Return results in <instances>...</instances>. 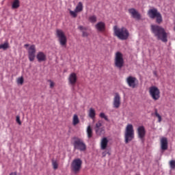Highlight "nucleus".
<instances>
[{
    "mask_svg": "<svg viewBox=\"0 0 175 175\" xmlns=\"http://www.w3.org/2000/svg\"><path fill=\"white\" fill-rule=\"evenodd\" d=\"M151 31L158 40H161L165 43L168 42V33L163 27L157 25H152Z\"/></svg>",
    "mask_w": 175,
    "mask_h": 175,
    "instance_id": "f257e3e1",
    "label": "nucleus"
},
{
    "mask_svg": "<svg viewBox=\"0 0 175 175\" xmlns=\"http://www.w3.org/2000/svg\"><path fill=\"white\" fill-rule=\"evenodd\" d=\"M114 36L120 40H127L130 37V32L125 27H119L118 25L113 26Z\"/></svg>",
    "mask_w": 175,
    "mask_h": 175,
    "instance_id": "f03ea898",
    "label": "nucleus"
},
{
    "mask_svg": "<svg viewBox=\"0 0 175 175\" xmlns=\"http://www.w3.org/2000/svg\"><path fill=\"white\" fill-rule=\"evenodd\" d=\"M135 139V131L133 125L131 124H127L124 133V142L125 144H129Z\"/></svg>",
    "mask_w": 175,
    "mask_h": 175,
    "instance_id": "7ed1b4c3",
    "label": "nucleus"
},
{
    "mask_svg": "<svg viewBox=\"0 0 175 175\" xmlns=\"http://www.w3.org/2000/svg\"><path fill=\"white\" fill-rule=\"evenodd\" d=\"M83 161L80 158L74 159L70 164L71 172L77 175L81 172L82 169Z\"/></svg>",
    "mask_w": 175,
    "mask_h": 175,
    "instance_id": "20e7f679",
    "label": "nucleus"
},
{
    "mask_svg": "<svg viewBox=\"0 0 175 175\" xmlns=\"http://www.w3.org/2000/svg\"><path fill=\"white\" fill-rule=\"evenodd\" d=\"M55 36L57 38L59 45L62 47H66L68 38L64 31L62 29H56Z\"/></svg>",
    "mask_w": 175,
    "mask_h": 175,
    "instance_id": "39448f33",
    "label": "nucleus"
},
{
    "mask_svg": "<svg viewBox=\"0 0 175 175\" xmlns=\"http://www.w3.org/2000/svg\"><path fill=\"white\" fill-rule=\"evenodd\" d=\"M148 16L151 19L156 18V23L159 25L163 23L162 14L158 11L157 8L150 9L148 11Z\"/></svg>",
    "mask_w": 175,
    "mask_h": 175,
    "instance_id": "423d86ee",
    "label": "nucleus"
},
{
    "mask_svg": "<svg viewBox=\"0 0 175 175\" xmlns=\"http://www.w3.org/2000/svg\"><path fill=\"white\" fill-rule=\"evenodd\" d=\"M72 139L75 150H77L81 152H85L87 150V146L82 139L74 137Z\"/></svg>",
    "mask_w": 175,
    "mask_h": 175,
    "instance_id": "0eeeda50",
    "label": "nucleus"
},
{
    "mask_svg": "<svg viewBox=\"0 0 175 175\" xmlns=\"http://www.w3.org/2000/svg\"><path fill=\"white\" fill-rule=\"evenodd\" d=\"M114 66L118 69H122L124 66V59L123 54L118 51L115 54Z\"/></svg>",
    "mask_w": 175,
    "mask_h": 175,
    "instance_id": "6e6552de",
    "label": "nucleus"
},
{
    "mask_svg": "<svg viewBox=\"0 0 175 175\" xmlns=\"http://www.w3.org/2000/svg\"><path fill=\"white\" fill-rule=\"evenodd\" d=\"M24 47L27 49L28 53V59L29 62H33L36 58V46L35 44H31L29 46V44H25ZM28 47V48H27Z\"/></svg>",
    "mask_w": 175,
    "mask_h": 175,
    "instance_id": "1a4fd4ad",
    "label": "nucleus"
},
{
    "mask_svg": "<svg viewBox=\"0 0 175 175\" xmlns=\"http://www.w3.org/2000/svg\"><path fill=\"white\" fill-rule=\"evenodd\" d=\"M149 94L154 101L159 100L161 98L160 90L157 86H151L149 88Z\"/></svg>",
    "mask_w": 175,
    "mask_h": 175,
    "instance_id": "9d476101",
    "label": "nucleus"
},
{
    "mask_svg": "<svg viewBox=\"0 0 175 175\" xmlns=\"http://www.w3.org/2000/svg\"><path fill=\"white\" fill-rule=\"evenodd\" d=\"M126 83L132 89H135L138 86V80L135 77L129 76L126 79Z\"/></svg>",
    "mask_w": 175,
    "mask_h": 175,
    "instance_id": "9b49d317",
    "label": "nucleus"
},
{
    "mask_svg": "<svg viewBox=\"0 0 175 175\" xmlns=\"http://www.w3.org/2000/svg\"><path fill=\"white\" fill-rule=\"evenodd\" d=\"M122 97L118 92H116L113 96V107L115 109H119L121 106Z\"/></svg>",
    "mask_w": 175,
    "mask_h": 175,
    "instance_id": "f8f14e48",
    "label": "nucleus"
},
{
    "mask_svg": "<svg viewBox=\"0 0 175 175\" xmlns=\"http://www.w3.org/2000/svg\"><path fill=\"white\" fill-rule=\"evenodd\" d=\"M103 126L102 120H98L94 127L95 133L97 135L100 136L105 133V129Z\"/></svg>",
    "mask_w": 175,
    "mask_h": 175,
    "instance_id": "ddd939ff",
    "label": "nucleus"
},
{
    "mask_svg": "<svg viewBox=\"0 0 175 175\" xmlns=\"http://www.w3.org/2000/svg\"><path fill=\"white\" fill-rule=\"evenodd\" d=\"M137 135L138 137L142 141V142H144V138L146 135V130L144 126H139L137 128Z\"/></svg>",
    "mask_w": 175,
    "mask_h": 175,
    "instance_id": "4468645a",
    "label": "nucleus"
},
{
    "mask_svg": "<svg viewBox=\"0 0 175 175\" xmlns=\"http://www.w3.org/2000/svg\"><path fill=\"white\" fill-rule=\"evenodd\" d=\"M129 14L131 17L137 21H139L142 18L141 14L135 8L129 9Z\"/></svg>",
    "mask_w": 175,
    "mask_h": 175,
    "instance_id": "2eb2a0df",
    "label": "nucleus"
},
{
    "mask_svg": "<svg viewBox=\"0 0 175 175\" xmlns=\"http://www.w3.org/2000/svg\"><path fill=\"white\" fill-rule=\"evenodd\" d=\"M68 83L72 86H75L77 82L78 77L75 72H72L68 77Z\"/></svg>",
    "mask_w": 175,
    "mask_h": 175,
    "instance_id": "dca6fc26",
    "label": "nucleus"
},
{
    "mask_svg": "<svg viewBox=\"0 0 175 175\" xmlns=\"http://www.w3.org/2000/svg\"><path fill=\"white\" fill-rule=\"evenodd\" d=\"M95 29L98 32L103 33L106 30V24L103 21H100L95 25Z\"/></svg>",
    "mask_w": 175,
    "mask_h": 175,
    "instance_id": "f3484780",
    "label": "nucleus"
},
{
    "mask_svg": "<svg viewBox=\"0 0 175 175\" xmlns=\"http://www.w3.org/2000/svg\"><path fill=\"white\" fill-rule=\"evenodd\" d=\"M36 59L38 62H46L47 59L46 55L42 51H39L36 55Z\"/></svg>",
    "mask_w": 175,
    "mask_h": 175,
    "instance_id": "a211bd4d",
    "label": "nucleus"
},
{
    "mask_svg": "<svg viewBox=\"0 0 175 175\" xmlns=\"http://www.w3.org/2000/svg\"><path fill=\"white\" fill-rule=\"evenodd\" d=\"M161 148L164 151L168 149V139L165 137L161 139Z\"/></svg>",
    "mask_w": 175,
    "mask_h": 175,
    "instance_id": "6ab92c4d",
    "label": "nucleus"
},
{
    "mask_svg": "<svg viewBox=\"0 0 175 175\" xmlns=\"http://www.w3.org/2000/svg\"><path fill=\"white\" fill-rule=\"evenodd\" d=\"M109 140L107 137H103L100 141V150H105L107 148Z\"/></svg>",
    "mask_w": 175,
    "mask_h": 175,
    "instance_id": "aec40b11",
    "label": "nucleus"
},
{
    "mask_svg": "<svg viewBox=\"0 0 175 175\" xmlns=\"http://www.w3.org/2000/svg\"><path fill=\"white\" fill-rule=\"evenodd\" d=\"M78 29L82 31V36L83 38H86L89 36L88 32L85 31L88 30L87 27L80 25L78 27Z\"/></svg>",
    "mask_w": 175,
    "mask_h": 175,
    "instance_id": "412c9836",
    "label": "nucleus"
},
{
    "mask_svg": "<svg viewBox=\"0 0 175 175\" xmlns=\"http://www.w3.org/2000/svg\"><path fill=\"white\" fill-rule=\"evenodd\" d=\"M96 116V110L94 108H90L88 111V116L92 119L94 120Z\"/></svg>",
    "mask_w": 175,
    "mask_h": 175,
    "instance_id": "4be33fe9",
    "label": "nucleus"
},
{
    "mask_svg": "<svg viewBox=\"0 0 175 175\" xmlns=\"http://www.w3.org/2000/svg\"><path fill=\"white\" fill-rule=\"evenodd\" d=\"M80 123V120L77 114H74L72 117V125L77 126Z\"/></svg>",
    "mask_w": 175,
    "mask_h": 175,
    "instance_id": "5701e85b",
    "label": "nucleus"
},
{
    "mask_svg": "<svg viewBox=\"0 0 175 175\" xmlns=\"http://www.w3.org/2000/svg\"><path fill=\"white\" fill-rule=\"evenodd\" d=\"M75 12L79 13L81 12L83 10V4L82 2H79L75 8Z\"/></svg>",
    "mask_w": 175,
    "mask_h": 175,
    "instance_id": "b1692460",
    "label": "nucleus"
},
{
    "mask_svg": "<svg viewBox=\"0 0 175 175\" xmlns=\"http://www.w3.org/2000/svg\"><path fill=\"white\" fill-rule=\"evenodd\" d=\"M10 48V44L8 41L5 42L3 44H0V50L6 51Z\"/></svg>",
    "mask_w": 175,
    "mask_h": 175,
    "instance_id": "393cba45",
    "label": "nucleus"
},
{
    "mask_svg": "<svg viewBox=\"0 0 175 175\" xmlns=\"http://www.w3.org/2000/svg\"><path fill=\"white\" fill-rule=\"evenodd\" d=\"M87 135L89 139L93 137V131L90 125L87 127Z\"/></svg>",
    "mask_w": 175,
    "mask_h": 175,
    "instance_id": "a878e982",
    "label": "nucleus"
},
{
    "mask_svg": "<svg viewBox=\"0 0 175 175\" xmlns=\"http://www.w3.org/2000/svg\"><path fill=\"white\" fill-rule=\"evenodd\" d=\"M88 21L90 23L94 24L97 22V16L96 15L90 16Z\"/></svg>",
    "mask_w": 175,
    "mask_h": 175,
    "instance_id": "bb28decb",
    "label": "nucleus"
},
{
    "mask_svg": "<svg viewBox=\"0 0 175 175\" xmlns=\"http://www.w3.org/2000/svg\"><path fill=\"white\" fill-rule=\"evenodd\" d=\"M20 7L19 0H14L12 5V9H18Z\"/></svg>",
    "mask_w": 175,
    "mask_h": 175,
    "instance_id": "cd10ccee",
    "label": "nucleus"
},
{
    "mask_svg": "<svg viewBox=\"0 0 175 175\" xmlns=\"http://www.w3.org/2000/svg\"><path fill=\"white\" fill-rule=\"evenodd\" d=\"M52 166H53V170H55L58 169L59 164H58L57 160L52 159Z\"/></svg>",
    "mask_w": 175,
    "mask_h": 175,
    "instance_id": "c85d7f7f",
    "label": "nucleus"
},
{
    "mask_svg": "<svg viewBox=\"0 0 175 175\" xmlns=\"http://www.w3.org/2000/svg\"><path fill=\"white\" fill-rule=\"evenodd\" d=\"M99 117L102 119H104L107 122H109L108 116L104 112L100 113Z\"/></svg>",
    "mask_w": 175,
    "mask_h": 175,
    "instance_id": "c756f323",
    "label": "nucleus"
},
{
    "mask_svg": "<svg viewBox=\"0 0 175 175\" xmlns=\"http://www.w3.org/2000/svg\"><path fill=\"white\" fill-rule=\"evenodd\" d=\"M155 116L158 118V122H162V117L158 113V110L155 109V113H154Z\"/></svg>",
    "mask_w": 175,
    "mask_h": 175,
    "instance_id": "7c9ffc66",
    "label": "nucleus"
},
{
    "mask_svg": "<svg viewBox=\"0 0 175 175\" xmlns=\"http://www.w3.org/2000/svg\"><path fill=\"white\" fill-rule=\"evenodd\" d=\"M69 13H70V15L72 18H75L77 17V13H78V12H76L75 10V11L70 10Z\"/></svg>",
    "mask_w": 175,
    "mask_h": 175,
    "instance_id": "2f4dec72",
    "label": "nucleus"
},
{
    "mask_svg": "<svg viewBox=\"0 0 175 175\" xmlns=\"http://www.w3.org/2000/svg\"><path fill=\"white\" fill-rule=\"evenodd\" d=\"M17 83L23 85L24 83V78L23 77H18L17 79Z\"/></svg>",
    "mask_w": 175,
    "mask_h": 175,
    "instance_id": "473e14b6",
    "label": "nucleus"
},
{
    "mask_svg": "<svg viewBox=\"0 0 175 175\" xmlns=\"http://www.w3.org/2000/svg\"><path fill=\"white\" fill-rule=\"evenodd\" d=\"M170 168L172 170H175V160H171L170 161Z\"/></svg>",
    "mask_w": 175,
    "mask_h": 175,
    "instance_id": "72a5a7b5",
    "label": "nucleus"
},
{
    "mask_svg": "<svg viewBox=\"0 0 175 175\" xmlns=\"http://www.w3.org/2000/svg\"><path fill=\"white\" fill-rule=\"evenodd\" d=\"M48 82L50 83V88L53 89L55 85V82L51 80V79H49Z\"/></svg>",
    "mask_w": 175,
    "mask_h": 175,
    "instance_id": "f704fd0d",
    "label": "nucleus"
},
{
    "mask_svg": "<svg viewBox=\"0 0 175 175\" xmlns=\"http://www.w3.org/2000/svg\"><path fill=\"white\" fill-rule=\"evenodd\" d=\"M16 122L19 124V125H21L22 124V122L21 121V117L19 116H16Z\"/></svg>",
    "mask_w": 175,
    "mask_h": 175,
    "instance_id": "c9c22d12",
    "label": "nucleus"
},
{
    "mask_svg": "<svg viewBox=\"0 0 175 175\" xmlns=\"http://www.w3.org/2000/svg\"><path fill=\"white\" fill-rule=\"evenodd\" d=\"M107 151H104L102 152L103 157H105L107 156Z\"/></svg>",
    "mask_w": 175,
    "mask_h": 175,
    "instance_id": "e433bc0d",
    "label": "nucleus"
},
{
    "mask_svg": "<svg viewBox=\"0 0 175 175\" xmlns=\"http://www.w3.org/2000/svg\"><path fill=\"white\" fill-rule=\"evenodd\" d=\"M10 175H17V172H12L10 174Z\"/></svg>",
    "mask_w": 175,
    "mask_h": 175,
    "instance_id": "4c0bfd02",
    "label": "nucleus"
},
{
    "mask_svg": "<svg viewBox=\"0 0 175 175\" xmlns=\"http://www.w3.org/2000/svg\"><path fill=\"white\" fill-rule=\"evenodd\" d=\"M107 154H109V155H111V153L109 151L107 152Z\"/></svg>",
    "mask_w": 175,
    "mask_h": 175,
    "instance_id": "58836bf2",
    "label": "nucleus"
},
{
    "mask_svg": "<svg viewBox=\"0 0 175 175\" xmlns=\"http://www.w3.org/2000/svg\"><path fill=\"white\" fill-rule=\"evenodd\" d=\"M135 175H141V174H135Z\"/></svg>",
    "mask_w": 175,
    "mask_h": 175,
    "instance_id": "ea45409f",
    "label": "nucleus"
},
{
    "mask_svg": "<svg viewBox=\"0 0 175 175\" xmlns=\"http://www.w3.org/2000/svg\"><path fill=\"white\" fill-rule=\"evenodd\" d=\"M174 31H175V27H174Z\"/></svg>",
    "mask_w": 175,
    "mask_h": 175,
    "instance_id": "a19ab883",
    "label": "nucleus"
}]
</instances>
